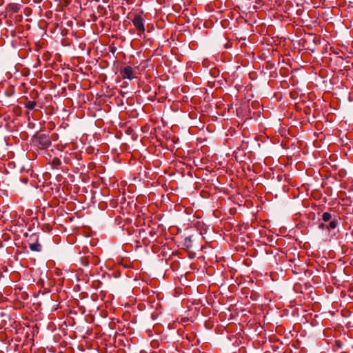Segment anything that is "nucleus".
I'll return each mask as SVG.
<instances>
[{
    "label": "nucleus",
    "instance_id": "obj_1",
    "mask_svg": "<svg viewBox=\"0 0 353 353\" xmlns=\"http://www.w3.org/2000/svg\"><path fill=\"white\" fill-rule=\"evenodd\" d=\"M34 146L39 150H46L51 145V139L48 134L37 133L32 138Z\"/></svg>",
    "mask_w": 353,
    "mask_h": 353
},
{
    "label": "nucleus",
    "instance_id": "obj_2",
    "mask_svg": "<svg viewBox=\"0 0 353 353\" xmlns=\"http://www.w3.org/2000/svg\"><path fill=\"white\" fill-rule=\"evenodd\" d=\"M133 25L135 26L139 34L145 32L144 19L140 14H136L132 19Z\"/></svg>",
    "mask_w": 353,
    "mask_h": 353
},
{
    "label": "nucleus",
    "instance_id": "obj_3",
    "mask_svg": "<svg viewBox=\"0 0 353 353\" xmlns=\"http://www.w3.org/2000/svg\"><path fill=\"white\" fill-rule=\"evenodd\" d=\"M120 74H121L122 79H123L132 80L135 77L134 75V70L130 65L125 66L122 69H121Z\"/></svg>",
    "mask_w": 353,
    "mask_h": 353
},
{
    "label": "nucleus",
    "instance_id": "obj_4",
    "mask_svg": "<svg viewBox=\"0 0 353 353\" xmlns=\"http://www.w3.org/2000/svg\"><path fill=\"white\" fill-rule=\"evenodd\" d=\"M36 238V242L35 243H29V248L32 251L34 252H41L42 246L38 242V238L37 236H35Z\"/></svg>",
    "mask_w": 353,
    "mask_h": 353
},
{
    "label": "nucleus",
    "instance_id": "obj_5",
    "mask_svg": "<svg viewBox=\"0 0 353 353\" xmlns=\"http://www.w3.org/2000/svg\"><path fill=\"white\" fill-rule=\"evenodd\" d=\"M8 10L12 13H17L19 10V6L17 3H10L8 6Z\"/></svg>",
    "mask_w": 353,
    "mask_h": 353
},
{
    "label": "nucleus",
    "instance_id": "obj_6",
    "mask_svg": "<svg viewBox=\"0 0 353 353\" xmlns=\"http://www.w3.org/2000/svg\"><path fill=\"white\" fill-rule=\"evenodd\" d=\"M37 105V102L34 101H28L25 103V107L28 110H33Z\"/></svg>",
    "mask_w": 353,
    "mask_h": 353
},
{
    "label": "nucleus",
    "instance_id": "obj_7",
    "mask_svg": "<svg viewBox=\"0 0 353 353\" xmlns=\"http://www.w3.org/2000/svg\"><path fill=\"white\" fill-rule=\"evenodd\" d=\"M338 225V221L336 219V218L334 217L331 221L330 223H329V225H327L326 226V229L327 230H330V229H335L336 228Z\"/></svg>",
    "mask_w": 353,
    "mask_h": 353
},
{
    "label": "nucleus",
    "instance_id": "obj_8",
    "mask_svg": "<svg viewBox=\"0 0 353 353\" xmlns=\"http://www.w3.org/2000/svg\"><path fill=\"white\" fill-rule=\"evenodd\" d=\"M51 164L54 168H57L61 164V161L59 158L54 157L52 160Z\"/></svg>",
    "mask_w": 353,
    "mask_h": 353
},
{
    "label": "nucleus",
    "instance_id": "obj_9",
    "mask_svg": "<svg viewBox=\"0 0 353 353\" xmlns=\"http://www.w3.org/2000/svg\"><path fill=\"white\" fill-rule=\"evenodd\" d=\"M332 215L329 212H324L322 215V220L324 222H327L329 221H332Z\"/></svg>",
    "mask_w": 353,
    "mask_h": 353
},
{
    "label": "nucleus",
    "instance_id": "obj_10",
    "mask_svg": "<svg viewBox=\"0 0 353 353\" xmlns=\"http://www.w3.org/2000/svg\"><path fill=\"white\" fill-rule=\"evenodd\" d=\"M192 236L185 238V243L187 245V246H190V248H191L192 247Z\"/></svg>",
    "mask_w": 353,
    "mask_h": 353
},
{
    "label": "nucleus",
    "instance_id": "obj_11",
    "mask_svg": "<svg viewBox=\"0 0 353 353\" xmlns=\"http://www.w3.org/2000/svg\"><path fill=\"white\" fill-rule=\"evenodd\" d=\"M57 137H58L57 134L54 133L51 135V137L50 138L51 139V140L55 141L57 139Z\"/></svg>",
    "mask_w": 353,
    "mask_h": 353
},
{
    "label": "nucleus",
    "instance_id": "obj_12",
    "mask_svg": "<svg viewBox=\"0 0 353 353\" xmlns=\"http://www.w3.org/2000/svg\"><path fill=\"white\" fill-rule=\"evenodd\" d=\"M326 226H327V225H325V223H321V224L319 225V228H320L321 229H325V228H326Z\"/></svg>",
    "mask_w": 353,
    "mask_h": 353
}]
</instances>
